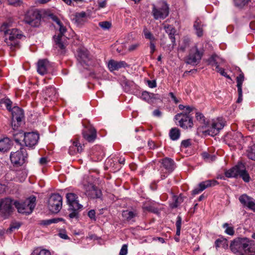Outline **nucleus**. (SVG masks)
<instances>
[{"label": "nucleus", "instance_id": "obj_1", "mask_svg": "<svg viewBox=\"0 0 255 255\" xmlns=\"http://www.w3.org/2000/svg\"><path fill=\"white\" fill-rule=\"evenodd\" d=\"M196 118L203 125L198 128V131L205 135L214 136L225 126V122L222 118L213 120L210 122H206L203 115L199 112L196 114Z\"/></svg>", "mask_w": 255, "mask_h": 255}, {"label": "nucleus", "instance_id": "obj_2", "mask_svg": "<svg viewBox=\"0 0 255 255\" xmlns=\"http://www.w3.org/2000/svg\"><path fill=\"white\" fill-rule=\"evenodd\" d=\"M2 102L6 106V109L11 112V127L15 130L20 125L24 117L23 112L21 109L17 106L11 108L12 102L8 99H3Z\"/></svg>", "mask_w": 255, "mask_h": 255}, {"label": "nucleus", "instance_id": "obj_3", "mask_svg": "<svg viewBox=\"0 0 255 255\" xmlns=\"http://www.w3.org/2000/svg\"><path fill=\"white\" fill-rule=\"evenodd\" d=\"M12 135L17 144H20L21 138H23L25 146L29 147H32L36 145L39 138V134L34 132L23 133L22 131H13Z\"/></svg>", "mask_w": 255, "mask_h": 255}, {"label": "nucleus", "instance_id": "obj_4", "mask_svg": "<svg viewBox=\"0 0 255 255\" xmlns=\"http://www.w3.org/2000/svg\"><path fill=\"white\" fill-rule=\"evenodd\" d=\"M225 175L227 177H237L240 176L246 182L250 181V177L246 170L244 164L242 163H239L237 165L225 172Z\"/></svg>", "mask_w": 255, "mask_h": 255}, {"label": "nucleus", "instance_id": "obj_5", "mask_svg": "<svg viewBox=\"0 0 255 255\" xmlns=\"http://www.w3.org/2000/svg\"><path fill=\"white\" fill-rule=\"evenodd\" d=\"M36 197L31 196L23 202L15 201V207L19 213L29 214L32 213L36 205Z\"/></svg>", "mask_w": 255, "mask_h": 255}, {"label": "nucleus", "instance_id": "obj_6", "mask_svg": "<svg viewBox=\"0 0 255 255\" xmlns=\"http://www.w3.org/2000/svg\"><path fill=\"white\" fill-rule=\"evenodd\" d=\"M20 146L19 150L16 152H11L10 158L11 162L16 165H22L24 164L27 158V153L26 148L22 146L20 144H18Z\"/></svg>", "mask_w": 255, "mask_h": 255}, {"label": "nucleus", "instance_id": "obj_7", "mask_svg": "<svg viewBox=\"0 0 255 255\" xmlns=\"http://www.w3.org/2000/svg\"><path fill=\"white\" fill-rule=\"evenodd\" d=\"M47 204L51 212L57 213L62 208V197L59 194H53L49 198Z\"/></svg>", "mask_w": 255, "mask_h": 255}, {"label": "nucleus", "instance_id": "obj_8", "mask_svg": "<svg viewBox=\"0 0 255 255\" xmlns=\"http://www.w3.org/2000/svg\"><path fill=\"white\" fill-rule=\"evenodd\" d=\"M15 201L10 198H5L0 200V213L5 218L9 216L13 210Z\"/></svg>", "mask_w": 255, "mask_h": 255}, {"label": "nucleus", "instance_id": "obj_9", "mask_svg": "<svg viewBox=\"0 0 255 255\" xmlns=\"http://www.w3.org/2000/svg\"><path fill=\"white\" fill-rule=\"evenodd\" d=\"M40 19L41 15L37 9H29L24 15V22L33 27L39 25Z\"/></svg>", "mask_w": 255, "mask_h": 255}, {"label": "nucleus", "instance_id": "obj_10", "mask_svg": "<svg viewBox=\"0 0 255 255\" xmlns=\"http://www.w3.org/2000/svg\"><path fill=\"white\" fill-rule=\"evenodd\" d=\"M160 172L162 179H164L175 168V162L171 158L166 157L160 160Z\"/></svg>", "mask_w": 255, "mask_h": 255}, {"label": "nucleus", "instance_id": "obj_11", "mask_svg": "<svg viewBox=\"0 0 255 255\" xmlns=\"http://www.w3.org/2000/svg\"><path fill=\"white\" fill-rule=\"evenodd\" d=\"M4 35L5 42L7 44L14 46L18 44L17 39H20L22 36L21 32L16 28L6 30L4 31Z\"/></svg>", "mask_w": 255, "mask_h": 255}, {"label": "nucleus", "instance_id": "obj_12", "mask_svg": "<svg viewBox=\"0 0 255 255\" xmlns=\"http://www.w3.org/2000/svg\"><path fill=\"white\" fill-rule=\"evenodd\" d=\"M159 3L160 6L158 8L156 7L154 4H152V13L155 19H164L168 15L169 6L165 1H160Z\"/></svg>", "mask_w": 255, "mask_h": 255}, {"label": "nucleus", "instance_id": "obj_13", "mask_svg": "<svg viewBox=\"0 0 255 255\" xmlns=\"http://www.w3.org/2000/svg\"><path fill=\"white\" fill-rule=\"evenodd\" d=\"M247 238H239L234 240L230 244V249L233 253L240 255H244L245 247L246 246Z\"/></svg>", "mask_w": 255, "mask_h": 255}, {"label": "nucleus", "instance_id": "obj_14", "mask_svg": "<svg viewBox=\"0 0 255 255\" xmlns=\"http://www.w3.org/2000/svg\"><path fill=\"white\" fill-rule=\"evenodd\" d=\"M202 55V52L198 50L197 46H195L191 49L185 59V62L188 64L196 65L200 62Z\"/></svg>", "mask_w": 255, "mask_h": 255}, {"label": "nucleus", "instance_id": "obj_15", "mask_svg": "<svg viewBox=\"0 0 255 255\" xmlns=\"http://www.w3.org/2000/svg\"><path fill=\"white\" fill-rule=\"evenodd\" d=\"M174 119L179 121L180 126L184 128H191L193 126L192 118L187 114H178L175 116Z\"/></svg>", "mask_w": 255, "mask_h": 255}, {"label": "nucleus", "instance_id": "obj_16", "mask_svg": "<svg viewBox=\"0 0 255 255\" xmlns=\"http://www.w3.org/2000/svg\"><path fill=\"white\" fill-rule=\"evenodd\" d=\"M218 184V181L214 179L203 181L199 184L198 187L192 191V194L193 195L198 194L207 188L214 186Z\"/></svg>", "mask_w": 255, "mask_h": 255}, {"label": "nucleus", "instance_id": "obj_17", "mask_svg": "<svg viewBox=\"0 0 255 255\" xmlns=\"http://www.w3.org/2000/svg\"><path fill=\"white\" fill-rule=\"evenodd\" d=\"M59 30L60 33L57 37H54L55 42L56 45L60 49H64L66 47V43L64 42L63 37L64 33L66 31L67 29L62 23L59 25Z\"/></svg>", "mask_w": 255, "mask_h": 255}, {"label": "nucleus", "instance_id": "obj_18", "mask_svg": "<svg viewBox=\"0 0 255 255\" xmlns=\"http://www.w3.org/2000/svg\"><path fill=\"white\" fill-rule=\"evenodd\" d=\"M164 28L166 32L168 34L172 43V46L168 47V50L171 51L173 49L174 46L175 45V38L174 35L176 30L173 26L168 24L164 25Z\"/></svg>", "mask_w": 255, "mask_h": 255}, {"label": "nucleus", "instance_id": "obj_19", "mask_svg": "<svg viewBox=\"0 0 255 255\" xmlns=\"http://www.w3.org/2000/svg\"><path fill=\"white\" fill-rule=\"evenodd\" d=\"M84 188L86 191L87 194L88 196L92 198H100L101 197V191L98 189L96 186L90 183L87 186L84 185Z\"/></svg>", "mask_w": 255, "mask_h": 255}, {"label": "nucleus", "instance_id": "obj_20", "mask_svg": "<svg viewBox=\"0 0 255 255\" xmlns=\"http://www.w3.org/2000/svg\"><path fill=\"white\" fill-rule=\"evenodd\" d=\"M127 66H128L127 63L124 61H117L111 59L108 63V67L111 72L119 70L122 68H125Z\"/></svg>", "mask_w": 255, "mask_h": 255}, {"label": "nucleus", "instance_id": "obj_21", "mask_svg": "<svg viewBox=\"0 0 255 255\" xmlns=\"http://www.w3.org/2000/svg\"><path fill=\"white\" fill-rule=\"evenodd\" d=\"M239 200L242 204L247 206L253 211H255V200L253 198L246 194H244L240 197Z\"/></svg>", "mask_w": 255, "mask_h": 255}, {"label": "nucleus", "instance_id": "obj_22", "mask_svg": "<svg viewBox=\"0 0 255 255\" xmlns=\"http://www.w3.org/2000/svg\"><path fill=\"white\" fill-rule=\"evenodd\" d=\"M77 196L73 193H69L66 194V198L67 202L69 205V207H74L75 209H81L82 206L80 204L77 200Z\"/></svg>", "mask_w": 255, "mask_h": 255}, {"label": "nucleus", "instance_id": "obj_23", "mask_svg": "<svg viewBox=\"0 0 255 255\" xmlns=\"http://www.w3.org/2000/svg\"><path fill=\"white\" fill-rule=\"evenodd\" d=\"M77 59L81 64H86L90 60L88 51L84 48H79L78 50Z\"/></svg>", "mask_w": 255, "mask_h": 255}, {"label": "nucleus", "instance_id": "obj_24", "mask_svg": "<svg viewBox=\"0 0 255 255\" xmlns=\"http://www.w3.org/2000/svg\"><path fill=\"white\" fill-rule=\"evenodd\" d=\"M83 135L84 138L88 141L92 142L97 137L96 130L94 128L89 127L86 130L83 131Z\"/></svg>", "mask_w": 255, "mask_h": 255}, {"label": "nucleus", "instance_id": "obj_25", "mask_svg": "<svg viewBox=\"0 0 255 255\" xmlns=\"http://www.w3.org/2000/svg\"><path fill=\"white\" fill-rule=\"evenodd\" d=\"M49 67V63L47 59L39 60L37 64V71L38 73L42 75L48 72Z\"/></svg>", "mask_w": 255, "mask_h": 255}, {"label": "nucleus", "instance_id": "obj_26", "mask_svg": "<svg viewBox=\"0 0 255 255\" xmlns=\"http://www.w3.org/2000/svg\"><path fill=\"white\" fill-rule=\"evenodd\" d=\"M86 13L84 11L77 12L71 16V19L77 26H80L85 22Z\"/></svg>", "mask_w": 255, "mask_h": 255}, {"label": "nucleus", "instance_id": "obj_27", "mask_svg": "<svg viewBox=\"0 0 255 255\" xmlns=\"http://www.w3.org/2000/svg\"><path fill=\"white\" fill-rule=\"evenodd\" d=\"M12 142L7 137L0 139V151L5 152L10 148Z\"/></svg>", "mask_w": 255, "mask_h": 255}, {"label": "nucleus", "instance_id": "obj_28", "mask_svg": "<svg viewBox=\"0 0 255 255\" xmlns=\"http://www.w3.org/2000/svg\"><path fill=\"white\" fill-rule=\"evenodd\" d=\"M209 63L212 66H215L216 68L219 67V65L224 63V60L217 55H213L209 59Z\"/></svg>", "mask_w": 255, "mask_h": 255}, {"label": "nucleus", "instance_id": "obj_29", "mask_svg": "<svg viewBox=\"0 0 255 255\" xmlns=\"http://www.w3.org/2000/svg\"><path fill=\"white\" fill-rule=\"evenodd\" d=\"M204 24L202 21L198 18H197L194 22L193 27L194 30L196 31V34L198 37H201L203 35V27Z\"/></svg>", "mask_w": 255, "mask_h": 255}, {"label": "nucleus", "instance_id": "obj_30", "mask_svg": "<svg viewBox=\"0 0 255 255\" xmlns=\"http://www.w3.org/2000/svg\"><path fill=\"white\" fill-rule=\"evenodd\" d=\"M244 252L246 254H255V243L253 240L247 238Z\"/></svg>", "mask_w": 255, "mask_h": 255}, {"label": "nucleus", "instance_id": "obj_31", "mask_svg": "<svg viewBox=\"0 0 255 255\" xmlns=\"http://www.w3.org/2000/svg\"><path fill=\"white\" fill-rule=\"evenodd\" d=\"M169 135L171 139L172 140H176L180 137V130L176 128H172L170 130Z\"/></svg>", "mask_w": 255, "mask_h": 255}, {"label": "nucleus", "instance_id": "obj_32", "mask_svg": "<svg viewBox=\"0 0 255 255\" xmlns=\"http://www.w3.org/2000/svg\"><path fill=\"white\" fill-rule=\"evenodd\" d=\"M46 96L52 99L56 97L57 92L55 88L53 87H49L47 88L45 91Z\"/></svg>", "mask_w": 255, "mask_h": 255}, {"label": "nucleus", "instance_id": "obj_33", "mask_svg": "<svg viewBox=\"0 0 255 255\" xmlns=\"http://www.w3.org/2000/svg\"><path fill=\"white\" fill-rule=\"evenodd\" d=\"M136 215L137 213L135 212L124 211L122 213L123 217L128 221L131 220Z\"/></svg>", "mask_w": 255, "mask_h": 255}, {"label": "nucleus", "instance_id": "obj_34", "mask_svg": "<svg viewBox=\"0 0 255 255\" xmlns=\"http://www.w3.org/2000/svg\"><path fill=\"white\" fill-rule=\"evenodd\" d=\"M32 255H51L50 252L45 249H41L40 248H37L33 251Z\"/></svg>", "mask_w": 255, "mask_h": 255}, {"label": "nucleus", "instance_id": "obj_35", "mask_svg": "<svg viewBox=\"0 0 255 255\" xmlns=\"http://www.w3.org/2000/svg\"><path fill=\"white\" fill-rule=\"evenodd\" d=\"M223 228L225 229V232L227 234L233 236L235 234V231L234 228L232 226L229 225L228 223H225L223 225Z\"/></svg>", "mask_w": 255, "mask_h": 255}, {"label": "nucleus", "instance_id": "obj_36", "mask_svg": "<svg viewBox=\"0 0 255 255\" xmlns=\"http://www.w3.org/2000/svg\"><path fill=\"white\" fill-rule=\"evenodd\" d=\"M60 220L59 218H54L48 220H42L40 221V224L44 226H47L52 223H56L58 222Z\"/></svg>", "mask_w": 255, "mask_h": 255}, {"label": "nucleus", "instance_id": "obj_37", "mask_svg": "<svg viewBox=\"0 0 255 255\" xmlns=\"http://www.w3.org/2000/svg\"><path fill=\"white\" fill-rule=\"evenodd\" d=\"M143 33L146 39H149L150 41H154L155 40L152 34L146 28H144Z\"/></svg>", "mask_w": 255, "mask_h": 255}, {"label": "nucleus", "instance_id": "obj_38", "mask_svg": "<svg viewBox=\"0 0 255 255\" xmlns=\"http://www.w3.org/2000/svg\"><path fill=\"white\" fill-rule=\"evenodd\" d=\"M244 81V76L243 73L240 74V75L237 77V83L238 89H242V84Z\"/></svg>", "mask_w": 255, "mask_h": 255}, {"label": "nucleus", "instance_id": "obj_39", "mask_svg": "<svg viewBox=\"0 0 255 255\" xmlns=\"http://www.w3.org/2000/svg\"><path fill=\"white\" fill-rule=\"evenodd\" d=\"M20 226V224L18 222H14L12 223L9 227V228L7 230L6 232L8 233H11L15 230L18 229Z\"/></svg>", "mask_w": 255, "mask_h": 255}, {"label": "nucleus", "instance_id": "obj_40", "mask_svg": "<svg viewBox=\"0 0 255 255\" xmlns=\"http://www.w3.org/2000/svg\"><path fill=\"white\" fill-rule=\"evenodd\" d=\"M181 222H182V218L180 216H178L177 218V221L176 222V235H177V236H179L180 234Z\"/></svg>", "mask_w": 255, "mask_h": 255}, {"label": "nucleus", "instance_id": "obj_41", "mask_svg": "<svg viewBox=\"0 0 255 255\" xmlns=\"http://www.w3.org/2000/svg\"><path fill=\"white\" fill-rule=\"evenodd\" d=\"M234 1L236 6L242 7L248 4L250 0H234Z\"/></svg>", "mask_w": 255, "mask_h": 255}, {"label": "nucleus", "instance_id": "obj_42", "mask_svg": "<svg viewBox=\"0 0 255 255\" xmlns=\"http://www.w3.org/2000/svg\"><path fill=\"white\" fill-rule=\"evenodd\" d=\"M79 209H76V208L75 209L74 207H69V210L71 211V212L69 214V217L71 219H73L74 218H77L78 214V211Z\"/></svg>", "mask_w": 255, "mask_h": 255}, {"label": "nucleus", "instance_id": "obj_43", "mask_svg": "<svg viewBox=\"0 0 255 255\" xmlns=\"http://www.w3.org/2000/svg\"><path fill=\"white\" fill-rule=\"evenodd\" d=\"M99 25L103 29H108L111 27V23L107 21H102L99 23Z\"/></svg>", "mask_w": 255, "mask_h": 255}, {"label": "nucleus", "instance_id": "obj_44", "mask_svg": "<svg viewBox=\"0 0 255 255\" xmlns=\"http://www.w3.org/2000/svg\"><path fill=\"white\" fill-rule=\"evenodd\" d=\"M175 201L172 205V208H176L181 202H183V197L181 196L175 197Z\"/></svg>", "mask_w": 255, "mask_h": 255}, {"label": "nucleus", "instance_id": "obj_45", "mask_svg": "<svg viewBox=\"0 0 255 255\" xmlns=\"http://www.w3.org/2000/svg\"><path fill=\"white\" fill-rule=\"evenodd\" d=\"M8 4L13 6H20L22 3L21 0H7Z\"/></svg>", "mask_w": 255, "mask_h": 255}, {"label": "nucleus", "instance_id": "obj_46", "mask_svg": "<svg viewBox=\"0 0 255 255\" xmlns=\"http://www.w3.org/2000/svg\"><path fill=\"white\" fill-rule=\"evenodd\" d=\"M75 148L77 149L78 152H81L83 149L82 146L77 141L73 142V145L70 147V150H71L72 149H75Z\"/></svg>", "mask_w": 255, "mask_h": 255}, {"label": "nucleus", "instance_id": "obj_47", "mask_svg": "<svg viewBox=\"0 0 255 255\" xmlns=\"http://www.w3.org/2000/svg\"><path fill=\"white\" fill-rule=\"evenodd\" d=\"M202 155L203 158L204 159H206L207 161H213L215 159V156L214 155H211L207 152H203Z\"/></svg>", "mask_w": 255, "mask_h": 255}, {"label": "nucleus", "instance_id": "obj_48", "mask_svg": "<svg viewBox=\"0 0 255 255\" xmlns=\"http://www.w3.org/2000/svg\"><path fill=\"white\" fill-rule=\"evenodd\" d=\"M233 136L234 140L237 143L239 142L242 139L243 135L240 132H234Z\"/></svg>", "mask_w": 255, "mask_h": 255}, {"label": "nucleus", "instance_id": "obj_49", "mask_svg": "<svg viewBox=\"0 0 255 255\" xmlns=\"http://www.w3.org/2000/svg\"><path fill=\"white\" fill-rule=\"evenodd\" d=\"M216 70L217 72H218V73H219L221 75H222L223 76H224L225 77H226L227 78L229 79H231V77H230L229 75H228L225 72V70L223 68H220V67H218V68H216Z\"/></svg>", "mask_w": 255, "mask_h": 255}, {"label": "nucleus", "instance_id": "obj_50", "mask_svg": "<svg viewBox=\"0 0 255 255\" xmlns=\"http://www.w3.org/2000/svg\"><path fill=\"white\" fill-rule=\"evenodd\" d=\"M226 241L224 239H218L215 241V246L216 247L219 248L224 243H225Z\"/></svg>", "mask_w": 255, "mask_h": 255}, {"label": "nucleus", "instance_id": "obj_51", "mask_svg": "<svg viewBox=\"0 0 255 255\" xmlns=\"http://www.w3.org/2000/svg\"><path fill=\"white\" fill-rule=\"evenodd\" d=\"M248 157L253 160H255V149L252 148L251 151L248 153Z\"/></svg>", "mask_w": 255, "mask_h": 255}, {"label": "nucleus", "instance_id": "obj_52", "mask_svg": "<svg viewBox=\"0 0 255 255\" xmlns=\"http://www.w3.org/2000/svg\"><path fill=\"white\" fill-rule=\"evenodd\" d=\"M128 253V246L126 245H124L119 253V255H126Z\"/></svg>", "mask_w": 255, "mask_h": 255}, {"label": "nucleus", "instance_id": "obj_53", "mask_svg": "<svg viewBox=\"0 0 255 255\" xmlns=\"http://www.w3.org/2000/svg\"><path fill=\"white\" fill-rule=\"evenodd\" d=\"M139 45H140V44L139 43H136L131 44L128 47V50L129 51H130V52L136 50V49H137V48L139 46Z\"/></svg>", "mask_w": 255, "mask_h": 255}, {"label": "nucleus", "instance_id": "obj_54", "mask_svg": "<svg viewBox=\"0 0 255 255\" xmlns=\"http://www.w3.org/2000/svg\"><path fill=\"white\" fill-rule=\"evenodd\" d=\"M181 145L184 147H187L191 145L190 139H186L182 141Z\"/></svg>", "mask_w": 255, "mask_h": 255}, {"label": "nucleus", "instance_id": "obj_55", "mask_svg": "<svg viewBox=\"0 0 255 255\" xmlns=\"http://www.w3.org/2000/svg\"><path fill=\"white\" fill-rule=\"evenodd\" d=\"M49 161L47 159V158L43 157H41L39 159V163L41 165H44L47 164L48 163Z\"/></svg>", "mask_w": 255, "mask_h": 255}, {"label": "nucleus", "instance_id": "obj_56", "mask_svg": "<svg viewBox=\"0 0 255 255\" xmlns=\"http://www.w3.org/2000/svg\"><path fill=\"white\" fill-rule=\"evenodd\" d=\"M238 93L239 97L237 101V102L238 103H241L242 101V97H243V92H242V89H238Z\"/></svg>", "mask_w": 255, "mask_h": 255}, {"label": "nucleus", "instance_id": "obj_57", "mask_svg": "<svg viewBox=\"0 0 255 255\" xmlns=\"http://www.w3.org/2000/svg\"><path fill=\"white\" fill-rule=\"evenodd\" d=\"M169 96L171 97L172 100L174 102L175 104H177L179 102V100L176 97L173 93L170 92L169 93Z\"/></svg>", "mask_w": 255, "mask_h": 255}, {"label": "nucleus", "instance_id": "obj_58", "mask_svg": "<svg viewBox=\"0 0 255 255\" xmlns=\"http://www.w3.org/2000/svg\"><path fill=\"white\" fill-rule=\"evenodd\" d=\"M154 41H150L149 44V47L150 49V53L152 54L155 51V45L153 42Z\"/></svg>", "mask_w": 255, "mask_h": 255}, {"label": "nucleus", "instance_id": "obj_59", "mask_svg": "<svg viewBox=\"0 0 255 255\" xmlns=\"http://www.w3.org/2000/svg\"><path fill=\"white\" fill-rule=\"evenodd\" d=\"M88 216L93 220H95V211L94 210H91L88 212Z\"/></svg>", "mask_w": 255, "mask_h": 255}, {"label": "nucleus", "instance_id": "obj_60", "mask_svg": "<svg viewBox=\"0 0 255 255\" xmlns=\"http://www.w3.org/2000/svg\"><path fill=\"white\" fill-rule=\"evenodd\" d=\"M148 86L151 88H155L156 87V82L154 80H153V81H148Z\"/></svg>", "mask_w": 255, "mask_h": 255}, {"label": "nucleus", "instance_id": "obj_61", "mask_svg": "<svg viewBox=\"0 0 255 255\" xmlns=\"http://www.w3.org/2000/svg\"><path fill=\"white\" fill-rule=\"evenodd\" d=\"M99 7L104 8L106 6L107 4L106 0H104L103 1H99L98 2Z\"/></svg>", "mask_w": 255, "mask_h": 255}, {"label": "nucleus", "instance_id": "obj_62", "mask_svg": "<svg viewBox=\"0 0 255 255\" xmlns=\"http://www.w3.org/2000/svg\"><path fill=\"white\" fill-rule=\"evenodd\" d=\"M153 115L156 117H160L161 113L159 110H155L153 112Z\"/></svg>", "mask_w": 255, "mask_h": 255}, {"label": "nucleus", "instance_id": "obj_63", "mask_svg": "<svg viewBox=\"0 0 255 255\" xmlns=\"http://www.w3.org/2000/svg\"><path fill=\"white\" fill-rule=\"evenodd\" d=\"M186 111H187V113L186 114H189L190 113L193 109V108L190 107L189 106H187L185 107Z\"/></svg>", "mask_w": 255, "mask_h": 255}, {"label": "nucleus", "instance_id": "obj_64", "mask_svg": "<svg viewBox=\"0 0 255 255\" xmlns=\"http://www.w3.org/2000/svg\"><path fill=\"white\" fill-rule=\"evenodd\" d=\"M59 236L63 239H68L69 238L68 236L64 233H60Z\"/></svg>", "mask_w": 255, "mask_h": 255}]
</instances>
